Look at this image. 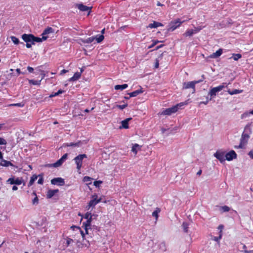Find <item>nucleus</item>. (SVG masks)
<instances>
[{
	"label": "nucleus",
	"instance_id": "nucleus-30",
	"mask_svg": "<svg viewBox=\"0 0 253 253\" xmlns=\"http://www.w3.org/2000/svg\"><path fill=\"white\" fill-rule=\"evenodd\" d=\"M94 38L96 41H97V42L100 43L104 40V36L102 34L97 35Z\"/></svg>",
	"mask_w": 253,
	"mask_h": 253
},
{
	"label": "nucleus",
	"instance_id": "nucleus-16",
	"mask_svg": "<svg viewBox=\"0 0 253 253\" xmlns=\"http://www.w3.org/2000/svg\"><path fill=\"white\" fill-rule=\"evenodd\" d=\"M223 52V50L222 48H219L218 50H217L215 52L213 53L209 56V57L211 58H217L221 55Z\"/></svg>",
	"mask_w": 253,
	"mask_h": 253
},
{
	"label": "nucleus",
	"instance_id": "nucleus-57",
	"mask_svg": "<svg viewBox=\"0 0 253 253\" xmlns=\"http://www.w3.org/2000/svg\"><path fill=\"white\" fill-rule=\"evenodd\" d=\"M159 41H155L153 42V43L149 47V48H151L154 46L157 43H158Z\"/></svg>",
	"mask_w": 253,
	"mask_h": 253
},
{
	"label": "nucleus",
	"instance_id": "nucleus-62",
	"mask_svg": "<svg viewBox=\"0 0 253 253\" xmlns=\"http://www.w3.org/2000/svg\"><path fill=\"white\" fill-rule=\"evenodd\" d=\"M68 70H65V69H63L61 71V72H60V75H63L65 73H66L67 72H68Z\"/></svg>",
	"mask_w": 253,
	"mask_h": 253
},
{
	"label": "nucleus",
	"instance_id": "nucleus-17",
	"mask_svg": "<svg viewBox=\"0 0 253 253\" xmlns=\"http://www.w3.org/2000/svg\"><path fill=\"white\" fill-rule=\"evenodd\" d=\"M59 192L58 189H49L47 191L46 193V198L47 199L51 198L55 194Z\"/></svg>",
	"mask_w": 253,
	"mask_h": 253
},
{
	"label": "nucleus",
	"instance_id": "nucleus-44",
	"mask_svg": "<svg viewBox=\"0 0 253 253\" xmlns=\"http://www.w3.org/2000/svg\"><path fill=\"white\" fill-rule=\"evenodd\" d=\"M127 106V104L126 103L123 105H116V107L119 108L120 110H123Z\"/></svg>",
	"mask_w": 253,
	"mask_h": 253
},
{
	"label": "nucleus",
	"instance_id": "nucleus-46",
	"mask_svg": "<svg viewBox=\"0 0 253 253\" xmlns=\"http://www.w3.org/2000/svg\"><path fill=\"white\" fill-rule=\"evenodd\" d=\"M203 27L201 26L195 27L194 30H193V32L194 34H196L200 32L202 29Z\"/></svg>",
	"mask_w": 253,
	"mask_h": 253
},
{
	"label": "nucleus",
	"instance_id": "nucleus-53",
	"mask_svg": "<svg viewBox=\"0 0 253 253\" xmlns=\"http://www.w3.org/2000/svg\"><path fill=\"white\" fill-rule=\"evenodd\" d=\"M222 237V233L219 234L218 237H214V240L216 242H219V240L221 239Z\"/></svg>",
	"mask_w": 253,
	"mask_h": 253
},
{
	"label": "nucleus",
	"instance_id": "nucleus-37",
	"mask_svg": "<svg viewBox=\"0 0 253 253\" xmlns=\"http://www.w3.org/2000/svg\"><path fill=\"white\" fill-rule=\"evenodd\" d=\"M194 34L193 30H187L184 34V36L186 37H191Z\"/></svg>",
	"mask_w": 253,
	"mask_h": 253
},
{
	"label": "nucleus",
	"instance_id": "nucleus-21",
	"mask_svg": "<svg viewBox=\"0 0 253 253\" xmlns=\"http://www.w3.org/2000/svg\"><path fill=\"white\" fill-rule=\"evenodd\" d=\"M143 90H142V88L141 87L140 89L136 90L133 92H131L129 93H128L129 95H130V97H135L139 95L140 93H143Z\"/></svg>",
	"mask_w": 253,
	"mask_h": 253
},
{
	"label": "nucleus",
	"instance_id": "nucleus-64",
	"mask_svg": "<svg viewBox=\"0 0 253 253\" xmlns=\"http://www.w3.org/2000/svg\"><path fill=\"white\" fill-rule=\"evenodd\" d=\"M244 252L245 253H253V250H245Z\"/></svg>",
	"mask_w": 253,
	"mask_h": 253
},
{
	"label": "nucleus",
	"instance_id": "nucleus-33",
	"mask_svg": "<svg viewBox=\"0 0 253 253\" xmlns=\"http://www.w3.org/2000/svg\"><path fill=\"white\" fill-rule=\"evenodd\" d=\"M182 226L184 231L185 233H187L188 232V228H189L188 223L186 222H183Z\"/></svg>",
	"mask_w": 253,
	"mask_h": 253
},
{
	"label": "nucleus",
	"instance_id": "nucleus-41",
	"mask_svg": "<svg viewBox=\"0 0 253 253\" xmlns=\"http://www.w3.org/2000/svg\"><path fill=\"white\" fill-rule=\"evenodd\" d=\"M41 80L37 81L31 80H29V83L33 85H40L41 84Z\"/></svg>",
	"mask_w": 253,
	"mask_h": 253
},
{
	"label": "nucleus",
	"instance_id": "nucleus-51",
	"mask_svg": "<svg viewBox=\"0 0 253 253\" xmlns=\"http://www.w3.org/2000/svg\"><path fill=\"white\" fill-rule=\"evenodd\" d=\"M250 113L245 112V113H243V114H242L241 118V119H243L245 118L249 117L250 116Z\"/></svg>",
	"mask_w": 253,
	"mask_h": 253
},
{
	"label": "nucleus",
	"instance_id": "nucleus-47",
	"mask_svg": "<svg viewBox=\"0 0 253 253\" xmlns=\"http://www.w3.org/2000/svg\"><path fill=\"white\" fill-rule=\"evenodd\" d=\"M24 105V104L22 103L11 104L9 105L10 106H18V107H23Z\"/></svg>",
	"mask_w": 253,
	"mask_h": 253
},
{
	"label": "nucleus",
	"instance_id": "nucleus-45",
	"mask_svg": "<svg viewBox=\"0 0 253 253\" xmlns=\"http://www.w3.org/2000/svg\"><path fill=\"white\" fill-rule=\"evenodd\" d=\"M66 246L68 247L70 244L73 242V240L69 237H66Z\"/></svg>",
	"mask_w": 253,
	"mask_h": 253
},
{
	"label": "nucleus",
	"instance_id": "nucleus-39",
	"mask_svg": "<svg viewBox=\"0 0 253 253\" xmlns=\"http://www.w3.org/2000/svg\"><path fill=\"white\" fill-rule=\"evenodd\" d=\"M39 177V179L38 181V183L39 184H42L43 183V174H40L38 175V177Z\"/></svg>",
	"mask_w": 253,
	"mask_h": 253
},
{
	"label": "nucleus",
	"instance_id": "nucleus-52",
	"mask_svg": "<svg viewBox=\"0 0 253 253\" xmlns=\"http://www.w3.org/2000/svg\"><path fill=\"white\" fill-rule=\"evenodd\" d=\"M6 141L3 138L0 137V145H5Z\"/></svg>",
	"mask_w": 253,
	"mask_h": 253
},
{
	"label": "nucleus",
	"instance_id": "nucleus-36",
	"mask_svg": "<svg viewBox=\"0 0 253 253\" xmlns=\"http://www.w3.org/2000/svg\"><path fill=\"white\" fill-rule=\"evenodd\" d=\"M163 54V53L160 54V56H159L158 58L156 59L155 63V68H158L159 67L160 59H161L162 58Z\"/></svg>",
	"mask_w": 253,
	"mask_h": 253
},
{
	"label": "nucleus",
	"instance_id": "nucleus-11",
	"mask_svg": "<svg viewBox=\"0 0 253 253\" xmlns=\"http://www.w3.org/2000/svg\"><path fill=\"white\" fill-rule=\"evenodd\" d=\"M7 183H9L10 184H16V185H20L22 183V181L19 179V178L17 177L16 179H14L13 177H11L8 179L6 181Z\"/></svg>",
	"mask_w": 253,
	"mask_h": 253
},
{
	"label": "nucleus",
	"instance_id": "nucleus-14",
	"mask_svg": "<svg viewBox=\"0 0 253 253\" xmlns=\"http://www.w3.org/2000/svg\"><path fill=\"white\" fill-rule=\"evenodd\" d=\"M33 37L32 34H24L22 35V39L26 42H33Z\"/></svg>",
	"mask_w": 253,
	"mask_h": 253
},
{
	"label": "nucleus",
	"instance_id": "nucleus-20",
	"mask_svg": "<svg viewBox=\"0 0 253 253\" xmlns=\"http://www.w3.org/2000/svg\"><path fill=\"white\" fill-rule=\"evenodd\" d=\"M81 77V73L78 72H76L73 76L69 79L70 82H74L79 80Z\"/></svg>",
	"mask_w": 253,
	"mask_h": 253
},
{
	"label": "nucleus",
	"instance_id": "nucleus-13",
	"mask_svg": "<svg viewBox=\"0 0 253 253\" xmlns=\"http://www.w3.org/2000/svg\"><path fill=\"white\" fill-rule=\"evenodd\" d=\"M71 229H72L74 231H75L77 232V234H81L83 238V239H84L85 234L84 233V231L81 230L80 227L75 225H72L71 227Z\"/></svg>",
	"mask_w": 253,
	"mask_h": 253
},
{
	"label": "nucleus",
	"instance_id": "nucleus-34",
	"mask_svg": "<svg viewBox=\"0 0 253 253\" xmlns=\"http://www.w3.org/2000/svg\"><path fill=\"white\" fill-rule=\"evenodd\" d=\"M42 41H43V40L42 38H39V37H36L33 35L32 44H35L34 42H42Z\"/></svg>",
	"mask_w": 253,
	"mask_h": 253
},
{
	"label": "nucleus",
	"instance_id": "nucleus-4",
	"mask_svg": "<svg viewBox=\"0 0 253 253\" xmlns=\"http://www.w3.org/2000/svg\"><path fill=\"white\" fill-rule=\"evenodd\" d=\"M185 21H181L180 19H177L176 20L171 21L169 25V28L168 29V31H173L177 28L180 26L182 23Z\"/></svg>",
	"mask_w": 253,
	"mask_h": 253
},
{
	"label": "nucleus",
	"instance_id": "nucleus-8",
	"mask_svg": "<svg viewBox=\"0 0 253 253\" xmlns=\"http://www.w3.org/2000/svg\"><path fill=\"white\" fill-rule=\"evenodd\" d=\"M214 157L221 162L225 161V152L217 151L214 154Z\"/></svg>",
	"mask_w": 253,
	"mask_h": 253
},
{
	"label": "nucleus",
	"instance_id": "nucleus-2",
	"mask_svg": "<svg viewBox=\"0 0 253 253\" xmlns=\"http://www.w3.org/2000/svg\"><path fill=\"white\" fill-rule=\"evenodd\" d=\"M101 201V198H98V196L94 193L91 196V199L89 202L88 205L86 207V209L89 210L90 208H94V207Z\"/></svg>",
	"mask_w": 253,
	"mask_h": 253
},
{
	"label": "nucleus",
	"instance_id": "nucleus-5",
	"mask_svg": "<svg viewBox=\"0 0 253 253\" xmlns=\"http://www.w3.org/2000/svg\"><path fill=\"white\" fill-rule=\"evenodd\" d=\"M86 158V155L84 154H80L76 157L74 158V160L75 161V163L77 165V169L78 171H80L82 167L83 164V160L84 158Z\"/></svg>",
	"mask_w": 253,
	"mask_h": 253
},
{
	"label": "nucleus",
	"instance_id": "nucleus-15",
	"mask_svg": "<svg viewBox=\"0 0 253 253\" xmlns=\"http://www.w3.org/2000/svg\"><path fill=\"white\" fill-rule=\"evenodd\" d=\"M132 119L131 118H127L123 121H122L121 122V126H120L119 127V128L120 129L121 128H125V129H127L129 128V126H128V122L130 120H131Z\"/></svg>",
	"mask_w": 253,
	"mask_h": 253
},
{
	"label": "nucleus",
	"instance_id": "nucleus-22",
	"mask_svg": "<svg viewBox=\"0 0 253 253\" xmlns=\"http://www.w3.org/2000/svg\"><path fill=\"white\" fill-rule=\"evenodd\" d=\"M251 125L252 123H249L248 125L246 126L244 128V131L243 132L248 133L250 135V134L252 133V129H251Z\"/></svg>",
	"mask_w": 253,
	"mask_h": 253
},
{
	"label": "nucleus",
	"instance_id": "nucleus-61",
	"mask_svg": "<svg viewBox=\"0 0 253 253\" xmlns=\"http://www.w3.org/2000/svg\"><path fill=\"white\" fill-rule=\"evenodd\" d=\"M59 94H58V93L56 92H55L54 93H52L50 95L49 97H54V96H58Z\"/></svg>",
	"mask_w": 253,
	"mask_h": 253
},
{
	"label": "nucleus",
	"instance_id": "nucleus-12",
	"mask_svg": "<svg viewBox=\"0 0 253 253\" xmlns=\"http://www.w3.org/2000/svg\"><path fill=\"white\" fill-rule=\"evenodd\" d=\"M91 221L92 218H90L87 219V220L83 224V226H84L86 234H89L88 230L90 228Z\"/></svg>",
	"mask_w": 253,
	"mask_h": 253
},
{
	"label": "nucleus",
	"instance_id": "nucleus-54",
	"mask_svg": "<svg viewBox=\"0 0 253 253\" xmlns=\"http://www.w3.org/2000/svg\"><path fill=\"white\" fill-rule=\"evenodd\" d=\"M39 71L41 72V74L42 75V78L41 79V80L42 81V80H43L44 79V78L45 77V74L44 73V71L43 70H39Z\"/></svg>",
	"mask_w": 253,
	"mask_h": 253
},
{
	"label": "nucleus",
	"instance_id": "nucleus-43",
	"mask_svg": "<svg viewBox=\"0 0 253 253\" xmlns=\"http://www.w3.org/2000/svg\"><path fill=\"white\" fill-rule=\"evenodd\" d=\"M11 41L13 42L15 44H18L19 43V41L18 38H17L15 36H11L10 37Z\"/></svg>",
	"mask_w": 253,
	"mask_h": 253
},
{
	"label": "nucleus",
	"instance_id": "nucleus-63",
	"mask_svg": "<svg viewBox=\"0 0 253 253\" xmlns=\"http://www.w3.org/2000/svg\"><path fill=\"white\" fill-rule=\"evenodd\" d=\"M26 46L27 48H31V44L29 43V42H26Z\"/></svg>",
	"mask_w": 253,
	"mask_h": 253
},
{
	"label": "nucleus",
	"instance_id": "nucleus-48",
	"mask_svg": "<svg viewBox=\"0 0 253 253\" xmlns=\"http://www.w3.org/2000/svg\"><path fill=\"white\" fill-rule=\"evenodd\" d=\"M84 217V218H85L86 219H88L90 218H92V215H91V212H87L86 213H85Z\"/></svg>",
	"mask_w": 253,
	"mask_h": 253
},
{
	"label": "nucleus",
	"instance_id": "nucleus-26",
	"mask_svg": "<svg viewBox=\"0 0 253 253\" xmlns=\"http://www.w3.org/2000/svg\"><path fill=\"white\" fill-rule=\"evenodd\" d=\"M92 179H93L92 178H91L90 177L88 176H85L84 177V178L83 179V181L84 182H86L87 185H89L91 183V180Z\"/></svg>",
	"mask_w": 253,
	"mask_h": 253
},
{
	"label": "nucleus",
	"instance_id": "nucleus-31",
	"mask_svg": "<svg viewBox=\"0 0 253 253\" xmlns=\"http://www.w3.org/2000/svg\"><path fill=\"white\" fill-rule=\"evenodd\" d=\"M161 211V210L158 208H157L155 210V211H154L153 212H152V216L155 217L156 219L157 220L158 218V216H159V213Z\"/></svg>",
	"mask_w": 253,
	"mask_h": 253
},
{
	"label": "nucleus",
	"instance_id": "nucleus-40",
	"mask_svg": "<svg viewBox=\"0 0 253 253\" xmlns=\"http://www.w3.org/2000/svg\"><path fill=\"white\" fill-rule=\"evenodd\" d=\"M33 195H35V197L34 198V199L32 200V204L33 205H35V204H38L39 203V199L37 196V194H36V192H33Z\"/></svg>",
	"mask_w": 253,
	"mask_h": 253
},
{
	"label": "nucleus",
	"instance_id": "nucleus-49",
	"mask_svg": "<svg viewBox=\"0 0 253 253\" xmlns=\"http://www.w3.org/2000/svg\"><path fill=\"white\" fill-rule=\"evenodd\" d=\"M221 209L223 212H227L230 211V208L227 206L222 207Z\"/></svg>",
	"mask_w": 253,
	"mask_h": 253
},
{
	"label": "nucleus",
	"instance_id": "nucleus-56",
	"mask_svg": "<svg viewBox=\"0 0 253 253\" xmlns=\"http://www.w3.org/2000/svg\"><path fill=\"white\" fill-rule=\"evenodd\" d=\"M47 34H44V31H43L42 35V38L43 39V41H45L46 40L47 38H48V36H47Z\"/></svg>",
	"mask_w": 253,
	"mask_h": 253
},
{
	"label": "nucleus",
	"instance_id": "nucleus-3",
	"mask_svg": "<svg viewBox=\"0 0 253 253\" xmlns=\"http://www.w3.org/2000/svg\"><path fill=\"white\" fill-rule=\"evenodd\" d=\"M250 136L248 133L243 132L239 146H235V148H243L248 143Z\"/></svg>",
	"mask_w": 253,
	"mask_h": 253
},
{
	"label": "nucleus",
	"instance_id": "nucleus-35",
	"mask_svg": "<svg viewBox=\"0 0 253 253\" xmlns=\"http://www.w3.org/2000/svg\"><path fill=\"white\" fill-rule=\"evenodd\" d=\"M63 161L60 159L56 162L52 164V166L55 168L60 167L63 163Z\"/></svg>",
	"mask_w": 253,
	"mask_h": 253
},
{
	"label": "nucleus",
	"instance_id": "nucleus-28",
	"mask_svg": "<svg viewBox=\"0 0 253 253\" xmlns=\"http://www.w3.org/2000/svg\"><path fill=\"white\" fill-rule=\"evenodd\" d=\"M0 165L4 167L13 166V165L10 162L5 160H3Z\"/></svg>",
	"mask_w": 253,
	"mask_h": 253
},
{
	"label": "nucleus",
	"instance_id": "nucleus-19",
	"mask_svg": "<svg viewBox=\"0 0 253 253\" xmlns=\"http://www.w3.org/2000/svg\"><path fill=\"white\" fill-rule=\"evenodd\" d=\"M164 26V25L160 22L154 21L152 23H150L148 25V27L150 28H156L158 27Z\"/></svg>",
	"mask_w": 253,
	"mask_h": 253
},
{
	"label": "nucleus",
	"instance_id": "nucleus-58",
	"mask_svg": "<svg viewBox=\"0 0 253 253\" xmlns=\"http://www.w3.org/2000/svg\"><path fill=\"white\" fill-rule=\"evenodd\" d=\"M223 225H219L218 227V229L220 230V234L222 233V230L223 229Z\"/></svg>",
	"mask_w": 253,
	"mask_h": 253
},
{
	"label": "nucleus",
	"instance_id": "nucleus-27",
	"mask_svg": "<svg viewBox=\"0 0 253 253\" xmlns=\"http://www.w3.org/2000/svg\"><path fill=\"white\" fill-rule=\"evenodd\" d=\"M227 92L230 95H234V94H236L242 93L243 92V90L235 89L233 90H228L227 91Z\"/></svg>",
	"mask_w": 253,
	"mask_h": 253
},
{
	"label": "nucleus",
	"instance_id": "nucleus-55",
	"mask_svg": "<svg viewBox=\"0 0 253 253\" xmlns=\"http://www.w3.org/2000/svg\"><path fill=\"white\" fill-rule=\"evenodd\" d=\"M67 157H68V154L66 153V154H64L60 159L62 161L64 162L67 159Z\"/></svg>",
	"mask_w": 253,
	"mask_h": 253
},
{
	"label": "nucleus",
	"instance_id": "nucleus-1",
	"mask_svg": "<svg viewBox=\"0 0 253 253\" xmlns=\"http://www.w3.org/2000/svg\"><path fill=\"white\" fill-rule=\"evenodd\" d=\"M185 104H186L183 102H181L172 106V107L166 109L161 113V115H170L176 112L179 108Z\"/></svg>",
	"mask_w": 253,
	"mask_h": 253
},
{
	"label": "nucleus",
	"instance_id": "nucleus-50",
	"mask_svg": "<svg viewBox=\"0 0 253 253\" xmlns=\"http://www.w3.org/2000/svg\"><path fill=\"white\" fill-rule=\"evenodd\" d=\"M102 183V181L101 180H98V181H95L93 183V185L96 187H98L99 186V185Z\"/></svg>",
	"mask_w": 253,
	"mask_h": 253
},
{
	"label": "nucleus",
	"instance_id": "nucleus-60",
	"mask_svg": "<svg viewBox=\"0 0 253 253\" xmlns=\"http://www.w3.org/2000/svg\"><path fill=\"white\" fill-rule=\"evenodd\" d=\"M248 155L250 156V158L253 159V150L250 151Z\"/></svg>",
	"mask_w": 253,
	"mask_h": 253
},
{
	"label": "nucleus",
	"instance_id": "nucleus-7",
	"mask_svg": "<svg viewBox=\"0 0 253 253\" xmlns=\"http://www.w3.org/2000/svg\"><path fill=\"white\" fill-rule=\"evenodd\" d=\"M224 88V85H220L216 87L211 88L209 91V94L211 97H213L216 95V92L220 91Z\"/></svg>",
	"mask_w": 253,
	"mask_h": 253
},
{
	"label": "nucleus",
	"instance_id": "nucleus-25",
	"mask_svg": "<svg viewBox=\"0 0 253 253\" xmlns=\"http://www.w3.org/2000/svg\"><path fill=\"white\" fill-rule=\"evenodd\" d=\"M37 178L38 175H37L36 174L33 175L31 177L30 181L28 184V187H30L31 186H32L34 184L35 180H37Z\"/></svg>",
	"mask_w": 253,
	"mask_h": 253
},
{
	"label": "nucleus",
	"instance_id": "nucleus-18",
	"mask_svg": "<svg viewBox=\"0 0 253 253\" xmlns=\"http://www.w3.org/2000/svg\"><path fill=\"white\" fill-rule=\"evenodd\" d=\"M77 7L78 8V9L79 10H80L82 11H86L89 10L88 13H90L91 8V7H88L86 5H84L83 4H78L77 5Z\"/></svg>",
	"mask_w": 253,
	"mask_h": 253
},
{
	"label": "nucleus",
	"instance_id": "nucleus-9",
	"mask_svg": "<svg viewBox=\"0 0 253 253\" xmlns=\"http://www.w3.org/2000/svg\"><path fill=\"white\" fill-rule=\"evenodd\" d=\"M51 183L53 185L63 186L65 184L64 179L61 177L54 178L51 180Z\"/></svg>",
	"mask_w": 253,
	"mask_h": 253
},
{
	"label": "nucleus",
	"instance_id": "nucleus-23",
	"mask_svg": "<svg viewBox=\"0 0 253 253\" xmlns=\"http://www.w3.org/2000/svg\"><path fill=\"white\" fill-rule=\"evenodd\" d=\"M95 40V38L94 37H89L86 39H81V41L84 43H90L93 42Z\"/></svg>",
	"mask_w": 253,
	"mask_h": 253
},
{
	"label": "nucleus",
	"instance_id": "nucleus-10",
	"mask_svg": "<svg viewBox=\"0 0 253 253\" xmlns=\"http://www.w3.org/2000/svg\"><path fill=\"white\" fill-rule=\"evenodd\" d=\"M237 157V154L234 150H231L229 152L225 154V160L228 161L232 160Z\"/></svg>",
	"mask_w": 253,
	"mask_h": 253
},
{
	"label": "nucleus",
	"instance_id": "nucleus-24",
	"mask_svg": "<svg viewBox=\"0 0 253 253\" xmlns=\"http://www.w3.org/2000/svg\"><path fill=\"white\" fill-rule=\"evenodd\" d=\"M128 86V85L127 84H118V85H116L115 86V89L116 90H119V89H121V90H123V89H126V88H127Z\"/></svg>",
	"mask_w": 253,
	"mask_h": 253
},
{
	"label": "nucleus",
	"instance_id": "nucleus-59",
	"mask_svg": "<svg viewBox=\"0 0 253 253\" xmlns=\"http://www.w3.org/2000/svg\"><path fill=\"white\" fill-rule=\"evenodd\" d=\"M27 70H28V71L30 73H32L33 71H34V69L33 68L31 67H30V66H28L27 67Z\"/></svg>",
	"mask_w": 253,
	"mask_h": 253
},
{
	"label": "nucleus",
	"instance_id": "nucleus-42",
	"mask_svg": "<svg viewBox=\"0 0 253 253\" xmlns=\"http://www.w3.org/2000/svg\"><path fill=\"white\" fill-rule=\"evenodd\" d=\"M232 57L235 61H237L239 59L242 57V55L240 53H234L233 54Z\"/></svg>",
	"mask_w": 253,
	"mask_h": 253
},
{
	"label": "nucleus",
	"instance_id": "nucleus-38",
	"mask_svg": "<svg viewBox=\"0 0 253 253\" xmlns=\"http://www.w3.org/2000/svg\"><path fill=\"white\" fill-rule=\"evenodd\" d=\"M54 30L51 27H47L44 30V34H49L50 33H53Z\"/></svg>",
	"mask_w": 253,
	"mask_h": 253
},
{
	"label": "nucleus",
	"instance_id": "nucleus-32",
	"mask_svg": "<svg viewBox=\"0 0 253 253\" xmlns=\"http://www.w3.org/2000/svg\"><path fill=\"white\" fill-rule=\"evenodd\" d=\"M138 148H139V145L136 143L134 144L132 147L131 151L136 155L137 153V149Z\"/></svg>",
	"mask_w": 253,
	"mask_h": 253
},
{
	"label": "nucleus",
	"instance_id": "nucleus-6",
	"mask_svg": "<svg viewBox=\"0 0 253 253\" xmlns=\"http://www.w3.org/2000/svg\"><path fill=\"white\" fill-rule=\"evenodd\" d=\"M201 82V80L197 81H192L189 82H184L183 83L182 89H186L190 88L193 89V92L195 91V84Z\"/></svg>",
	"mask_w": 253,
	"mask_h": 253
},
{
	"label": "nucleus",
	"instance_id": "nucleus-29",
	"mask_svg": "<svg viewBox=\"0 0 253 253\" xmlns=\"http://www.w3.org/2000/svg\"><path fill=\"white\" fill-rule=\"evenodd\" d=\"M81 143V141H79L78 142L76 143H65L64 144V146H67V147H77L79 146V144Z\"/></svg>",
	"mask_w": 253,
	"mask_h": 253
}]
</instances>
